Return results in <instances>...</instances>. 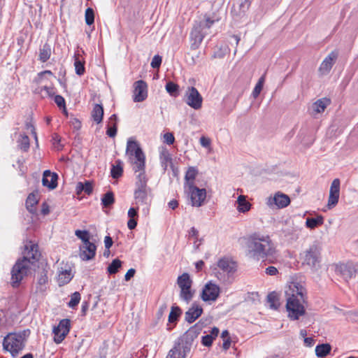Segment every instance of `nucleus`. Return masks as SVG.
Returning <instances> with one entry per match:
<instances>
[{
	"label": "nucleus",
	"mask_w": 358,
	"mask_h": 358,
	"mask_svg": "<svg viewBox=\"0 0 358 358\" xmlns=\"http://www.w3.org/2000/svg\"><path fill=\"white\" fill-rule=\"evenodd\" d=\"M286 309L288 317L296 320L305 314L303 303H306L307 290L302 279H295L285 287Z\"/></svg>",
	"instance_id": "f257e3e1"
},
{
	"label": "nucleus",
	"mask_w": 358,
	"mask_h": 358,
	"mask_svg": "<svg viewBox=\"0 0 358 358\" xmlns=\"http://www.w3.org/2000/svg\"><path fill=\"white\" fill-rule=\"evenodd\" d=\"M41 253L38 251V245L29 242L24 245L23 257L18 259L11 270L10 285L13 287H18L23 278L27 276L31 266L38 261Z\"/></svg>",
	"instance_id": "f03ea898"
},
{
	"label": "nucleus",
	"mask_w": 358,
	"mask_h": 358,
	"mask_svg": "<svg viewBox=\"0 0 358 358\" xmlns=\"http://www.w3.org/2000/svg\"><path fill=\"white\" fill-rule=\"evenodd\" d=\"M248 248L249 253L254 259H266L269 263H273L276 260V250L268 236L253 234L248 239Z\"/></svg>",
	"instance_id": "7ed1b4c3"
},
{
	"label": "nucleus",
	"mask_w": 358,
	"mask_h": 358,
	"mask_svg": "<svg viewBox=\"0 0 358 358\" xmlns=\"http://www.w3.org/2000/svg\"><path fill=\"white\" fill-rule=\"evenodd\" d=\"M219 19L213 13L212 16L206 14L203 20L195 22L190 33V41L192 50H196L200 46L204 37L208 34V30L213 24Z\"/></svg>",
	"instance_id": "20e7f679"
},
{
	"label": "nucleus",
	"mask_w": 358,
	"mask_h": 358,
	"mask_svg": "<svg viewBox=\"0 0 358 358\" xmlns=\"http://www.w3.org/2000/svg\"><path fill=\"white\" fill-rule=\"evenodd\" d=\"M29 334V329L8 333L2 342L3 350L9 352L13 357H16L24 348Z\"/></svg>",
	"instance_id": "39448f33"
},
{
	"label": "nucleus",
	"mask_w": 358,
	"mask_h": 358,
	"mask_svg": "<svg viewBox=\"0 0 358 358\" xmlns=\"http://www.w3.org/2000/svg\"><path fill=\"white\" fill-rule=\"evenodd\" d=\"M138 172L135 182L134 199L137 205H148L150 201L149 196L151 193V189L148 186V179L145 170Z\"/></svg>",
	"instance_id": "423d86ee"
},
{
	"label": "nucleus",
	"mask_w": 358,
	"mask_h": 358,
	"mask_svg": "<svg viewBox=\"0 0 358 358\" xmlns=\"http://www.w3.org/2000/svg\"><path fill=\"white\" fill-rule=\"evenodd\" d=\"M126 152L133 164V170L136 173L144 171L145 157L139 144L136 141L129 139Z\"/></svg>",
	"instance_id": "0eeeda50"
},
{
	"label": "nucleus",
	"mask_w": 358,
	"mask_h": 358,
	"mask_svg": "<svg viewBox=\"0 0 358 358\" xmlns=\"http://www.w3.org/2000/svg\"><path fill=\"white\" fill-rule=\"evenodd\" d=\"M205 326L204 322L199 320L185 332L182 336L178 338L176 342L180 343L182 348H185L186 352H190L194 341L201 334Z\"/></svg>",
	"instance_id": "6e6552de"
},
{
	"label": "nucleus",
	"mask_w": 358,
	"mask_h": 358,
	"mask_svg": "<svg viewBox=\"0 0 358 358\" xmlns=\"http://www.w3.org/2000/svg\"><path fill=\"white\" fill-rule=\"evenodd\" d=\"M357 270V264L351 261L339 262L335 265L336 274L342 278L346 282L355 278Z\"/></svg>",
	"instance_id": "1a4fd4ad"
},
{
	"label": "nucleus",
	"mask_w": 358,
	"mask_h": 358,
	"mask_svg": "<svg viewBox=\"0 0 358 358\" xmlns=\"http://www.w3.org/2000/svg\"><path fill=\"white\" fill-rule=\"evenodd\" d=\"M290 198L288 195L277 192L273 196L267 199L266 204L271 208L281 209L287 207L290 203Z\"/></svg>",
	"instance_id": "9d476101"
},
{
	"label": "nucleus",
	"mask_w": 358,
	"mask_h": 358,
	"mask_svg": "<svg viewBox=\"0 0 358 358\" xmlns=\"http://www.w3.org/2000/svg\"><path fill=\"white\" fill-rule=\"evenodd\" d=\"M70 328L71 321L69 319H63L57 327H54L52 332L55 335V343L57 344L61 343L69 334Z\"/></svg>",
	"instance_id": "9b49d317"
},
{
	"label": "nucleus",
	"mask_w": 358,
	"mask_h": 358,
	"mask_svg": "<svg viewBox=\"0 0 358 358\" xmlns=\"http://www.w3.org/2000/svg\"><path fill=\"white\" fill-rule=\"evenodd\" d=\"M189 194H190V199L192 205L193 206L200 207L201 206L206 198V190L204 188L197 187L194 183L191 182L189 184Z\"/></svg>",
	"instance_id": "f8f14e48"
},
{
	"label": "nucleus",
	"mask_w": 358,
	"mask_h": 358,
	"mask_svg": "<svg viewBox=\"0 0 358 358\" xmlns=\"http://www.w3.org/2000/svg\"><path fill=\"white\" fill-rule=\"evenodd\" d=\"M203 98L194 87H188L185 94V103L195 110L202 106Z\"/></svg>",
	"instance_id": "ddd939ff"
},
{
	"label": "nucleus",
	"mask_w": 358,
	"mask_h": 358,
	"mask_svg": "<svg viewBox=\"0 0 358 358\" xmlns=\"http://www.w3.org/2000/svg\"><path fill=\"white\" fill-rule=\"evenodd\" d=\"M220 287L211 281L207 282L203 287L201 298L203 301H215L220 296Z\"/></svg>",
	"instance_id": "4468645a"
},
{
	"label": "nucleus",
	"mask_w": 358,
	"mask_h": 358,
	"mask_svg": "<svg viewBox=\"0 0 358 358\" xmlns=\"http://www.w3.org/2000/svg\"><path fill=\"white\" fill-rule=\"evenodd\" d=\"M38 268L39 271L37 275L36 292L43 294L47 289L46 284L48 283V271L49 267L47 264L41 262L40 265L38 266Z\"/></svg>",
	"instance_id": "2eb2a0df"
},
{
	"label": "nucleus",
	"mask_w": 358,
	"mask_h": 358,
	"mask_svg": "<svg viewBox=\"0 0 358 358\" xmlns=\"http://www.w3.org/2000/svg\"><path fill=\"white\" fill-rule=\"evenodd\" d=\"M338 52L336 50L331 51L322 61L319 69L318 75L320 77L327 76L331 71L334 64L337 60Z\"/></svg>",
	"instance_id": "dca6fc26"
},
{
	"label": "nucleus",
	"mask_w": 358,
	"mask_h": 358,
	"mask_svg": "<svg viewBox=\"0 0 358 358\" xmlns=\"http://www.w3.org/2000/svg\"><path fill=\"white\" fill-rule=\"evenodd\" d=\"M341 182L338 178L334 179L330 186L329 195L327 202V208L331 209L334 208L339 200Z\"/></svg>",
	"instance_id": "f3484780"
},
{
	"label": "nucleus",
	"mask_w": 358,
	"mask_h": 358,
	"mask_svg": "<svg viewBox=\"0 0 358 358\" xmlns=\"http://www.w3.org/2000/svg\"><path fill=\"white\" fill-rule=\"evenodd\" d=\"M148 96V85L142 80L134 83V101L135 102L143 101Z\"/></svg>",
	"instance_id": "a211bd4d"
},
{
	"label": "nucleus",
	"mask_w": 358,
	"mask_h": 358,
	"mask_svg": "<svg viewBox=\"0 0 358 358\" xmlns=\"http://www.w3.org/2000/svg\"><path fill=\"white\" fill-rule=\"evenodd\" d=\"M96 246L92 242L83 243L80 247V257L82 260L89 261L95 257Z\"/></svg>",
	"instance_id": "6ab92c4d"
},
{
	"label": "nucleus",
	"mask_w": 358,
	"mask_h": 358,
	"mask_svg": "<svg viewBox=\"0 0 358 358\" xmlns=\"http://www.w3.org/2000/svg\"><path fill=\"white\" fill-rule=\"evenodd\" d=\"M203 311V310L201 306L196 303H193L192 306L185 313V321L189 324L193 323L201 315Z\"/></svg>",
	"instance_id": "aec40b11"
},
{
	"label": "nucleus",
	"mask_w": 358,
	"mask_h": 358,
	"mask_svg": "<svg viewBox=\"0 0 358 358\" xmlns=\"http://www.w3.org/2000/svg\"><path fill=\"white\" fill-rule=\"evenodd\" d=\"M58 175L52 173L50 170L43 172L42 184L44 187H48L50 189H54L57 186Z\"/></svg>",
	"instance_id": "412c9836"
},
{
	"label": "nucleus",
	"mask_w": 358,
	"mask_h": 358,
	"mask_svg": "<svg viewBox=\"0 0 358 358\" xmlns=\"http://www.w3.org/2000/svg\"><path fill=\"white\" fill-rule=\"evenodd\" d=\"M217 266L227 274H233L236 271V264L227 258H222L217 262Z\"/></svg>",
	"instance_id": "4be33fe9"
},
{
	"label": "nucleus",
	"mask_w": 358,
	"mask_h": 358,
	"mask_svg": "<svg viewBox=\"0 0 358 358\" xmlns=\"http://www.w3.org/2000/svg\"><path fill=\"white\" fill-rule=\"evenodd\" d=\"M300 260L303 267L310 270L313 268V250L312 248L304 251L300 255Z\"/></svg>",
	"instance_id": "5701e85b"
},
{
	"label": "nucleus",
	"mask_w": 358,
	"mask_h": 358,
	"mask_svg": "<svg viewBox=\"0 0 358 358\" xmlns=\"http://www.w3.org/2000/svg\"><path fill=\"white\" fill-rule=\"evenodd\" d=\"M189 352H186L180 343L175 342L174 346L169 350L166 358H186Z\"/></svg>",
	"instance_id": "b1692460"
},
{
	"label": "nucleus",
	"mask_w": 358,
	"mask_h": 358,
	"mask_svg": "<svg viewBox=\"0 0 358 358\" xmlns=\"http://www.w3.org/2000/svg\"><path fill=\"white\" fill-rule=\"evenodd\" d=\"M159 159H160V163L161 166L164 170V171H166L168 166L170 165L171 167H173V162H172V158L171 156L170 152L166 148H162L160 151L159 154Z\"/></svg>",
	"instance_id": "393cba45"
},
{
	"label": "nucleus",
	"mask_w": 358,
	"mask_h": 358,
	"mask_svg": "<svg viewBox=\"0 0 358 358\" xmlns=\"http://www.w3.org/2000/svg\"><path fill=\"white\" fill-rule=\"evenodd\" d=\"M117 116L113 114L109 118L107 124L106 134L111 138H114L117 134Z\"/></svg>",
	"instance_id": "a878e982"
},
{
	"label": "nucleus",
	"mask_w": 358,
	"mask_h": 358,
	"mask_svg": "<svg viewBox=\"0 0 358 358\" xmlns=\"http://www.w3.org/2000/svg\"><path fill=\"white\" fill-rule=\"evenodd\" d=\"M331 103V99L327 97L320 99L315 101V119L316 118V115L323 113Z\"/></svg>",
	"instance_id": "bb28decb"
},
{
	"label": "nucleus",
	"mask_w": 358,
	"mask_h": 358,
	"mask_svg": "<svg viewBox=\"0 0 358 358\" xmlns=\"http://www.w3.org/2000/svg\"><path fill=\"white\" fill-rule=\"evenodd\" d=\"M281 231L285 237H288L294 234L296 229L294 226V222L292 219H287L282 222Z\"/></svg>",
	"instance_id": "cd10ccee"
},
{
	"label": "nucleus",
	"mask_w": 358,
	"mask_h": 358,
	"mask_svg": "<svg viewBox=\"0 0 358 358\" xmlns=\"http://www.w3.org/2000/svg\"><path fill=\"white\" fill-rule=\"evenodd\" d=\"M331 346L329 343L318 344L315 348V354L318 357H324L330 354Z\"/></svg>",
	"instance_id": "c85d7f7f"
},
{
	"label": "nucleus",
	"mask_w": 358,
	"mask_h": 358,
	"mask_svg": "<svg viewBox=\"0 0 358 358\" xmlns=\"http://www.w3.org/2000/svg\"><path fill=\"white\" fill-rule=\"evenodd\" d=\"M103 116V108L102 105L96 103L92 111V117L94 122L99 124L102 122Z\"/></svg>",
	"instance_id": "c756f323"
},
{
	"label": "nucleus",
	"mask_w": 358,
	"mask_h": 358,
	"mask_svg": "<svg viewBox=\"0 0 358 358\" xmlns=\"http://www.w3.org/2000/svg\"><path fill=\"white\" fill-rule=\"evenodd\" d=\"M51 52L50 45L48 43H44L39 50V60L42 62H47L50 57Z\"/></svg>",
	"instance_id": "7c9ffc66"
},
{
	"label": "nucleus",
	"mask_w": 358,
	"mask_h": 358,
	"mask_svg": "<svg viewBox=\"0 0 358 358\" xmlns=\"http://www.w3.org/2000/svg\"><path fill=\"white\" fill-rule=\"evenodd\" d=\"M92 185L90 181H85V182H79L76 185V193L78 194L85 192L86 194L90 195L92 194Z\"/></svg>",
	"instance_id": "2f4dec72"
},
{
	"label": "nucleus",
	"mask_w": 358,
	"mask_h": 358,
	"mask_svg": "<svg viewBox=\"0 0 358 358\" xmlns=\"http://www.w3.org/2000/svg\"><path fill=\"white\" fill-rule=\"evenodd\" d=\"M237 203V210L241 213H246L251 208V204L246 200V196L244 195L238 196Z\"/></svg>",
	"instance_id": "473e14b6"
},
{
	"label": "nucleus",
	"mask_w": 358,
	"mask_h": 358,
	"mask_svg": "<svg viewBox=\"0 0 358 358\" xmlns=\"http://www.w3.org/2000/svg\"><path fill=\"white\" fill-rule=\"evenodd\" d=\"M72 278L73 275L71 270L62 271L58 275V285L59 286H63L69 283L71 280Z\"/></svg>",
	"instance_id": "72a5a7b5"
},
{
	"label": "nucleus",
	"mask_w": 358,
	"mask_h": 358,
	"mask_svg": "<svg viewBox=\"0 0 358 358\" xmlns=\"http://www.w3.org/2000/svg\"><path fill=\"white\" fill-rule=\"evenodd\" d=\"M38 194V191L36 189L30 193L27 198L26 206L29 212H32V208H34L38 202V199H37Z\"/></svg>",
	"instance_id": "f704fd0d"
},
{
	"label": "nucleus",
	"mask_w": 358,
	"mask_h": 358,
	"mask_svg": "<svg viewBox=\"0 0 358 358\" xmlns=\"http://www.w3.org/2000/svg\"><path fill=\"white\" fill-rule=\"evenodd\" d=\"M278 294L275 292L269 293L267 296V302L271 309L277 310L280 306Z\"/></svg>",
	"instance_id": "c9c22d12"
},
{
	"label": "nucleus",
	"mask_w": 358,
	"mask_h": 358,
	"mask_svg": "<svg viewBox=\"0 0 358 358\" xmlns=\"http://www.w3.org/2000/svg\"><path fill=\"white\" fill-rule=\"evenodd\" d=\"M177 284L180 288L185 287H188L192 285V280L187 273H183L181 275L178 277Z\"/></svg>",
	"instance_id": "e433bc0d"
},
{
	"label": "nucleus",
	"mask_w": 358,
	"mask_h": 358,
	"mask_svg": "<svg viewBox=\"0 0 358 358\" xmlns=\"http://www.w3.org/2000/svg\"><path fill=\"white\" fill-rule=\"evenodd\" d=\"M194 292L192 290V286L188 287H181L180 292V298L187 303H189L194 296Z\"/></svg>",
	"instance_id": "4c0bfd02"
},
{
	"label": "nucleus",
	"mask_w": 358,
	"mask_h": 358,
	"mask_svg": "<svg viewBox=\"0 0 358 358\" xmlns=\"http://www.w3.org/2000/svg\"><path fill=\"white\" fill-rule=\"evenodd\" d=\"M17 146L23 152H27L30 147L29 138L26 134H20L17 140Z\"/></svg>",
	"instance_id": "58836bf2"
},
{
	"label": "nucleus",
	"mask_w": 358,
	"mask_h": 358,
	"mask_svg": "<svg viewBox=\"0 0 358 358\" xmlns=\"http://www.w3.org/2000/svg\"><path fill=\"white\" fill-rule=\"evenodd\" d=\"M123 173V169L122 166V162L120 160H117L115 162V164L112 165V168L110 170V174L112 178H118L122 176Z\"/></svg>",
	"instance_id": "ea45409f"
},
{
	"label": "nucleus",
	"mask_w": 358,
	"mask_h": 358,
	"mask_svg": "<svg viewBox=\"0 0 358 358\" xmlns=\"http://www.w3.org/2000/svg\"><path fill=\"white\" fill-rule=\"evenodd\" d=\"M198 173V170L196 168L191 166L188 169L187 171L185 176V180H186V185H187L188 188H189V184L191 182H194V180Z\"/></svg>",
	"instance_id": "a19ab883"
},
{
	"label": "nucleus",
	"mask_w": 358,
	"mask_h": 358,
	"mask_svg": "<svg viewBox=\"0 0 358 358\" xmlns=\"http://www.w3.org/2000/svg\"><path fill=\"white\" fill-rule=\"evenodd\" d=\"M181 313H182V310L180 307L172 306L171 312L169 315V322L176 324Z\"/></svg>",
	"instance_id": "79ce46f5"
},
{
	"label": "nucleus",
	"mask_w": 358,
	"mask_h": 358,
	"mask_svg": "<svg viewBox=\"0 0 358 358\" xmlns=\"http://www.w3.org/2000/svg\"><path fill=\"white\" fill-rule=\"evenodd\" d=\"M74 57V66L76 73L80 76H83L85 72V62L80 60L76 55H75Z\"/></svg>",
	"instance_id": "37998d69"
},
{
	"label": "nucleus",
	"mask_w": 358,
	"mask_h": 358,
	"mask_svg": "<svg viewBox=\"0 0 358 358\" xmlns=\"http://www.w3.org/2000/svg\"><path fill=\"white\" fill-rule=\"evenodd\" d=\"M122 266V262L119 259H115L108 265L107 271L109 274L113 275L118 272L119 269Z\"/></svg>",
	"instance_id": "c03bdc74"
},
{
	"label": "nucleus",
	"mask_w": 358,
	"mask_h": 358,
	"mask_svg": "<svg viewBox=\"0 0 358 358\" xmlns=\"http://www.w3.org/2000/svg\"><path fill=\"white\" fill-rule=\"evenodd\" d=\"M166 92L172 96H177L179 94V86L173 82L169 81L166 85Z\"/></svg>",
	"instance_id": "a18cd8bd"
},
{
	"label": "nucleus",
	"mask_w": 358,
	"mask_h": 358,
	"mask_svg": "<svg viewBox=\"0 0 358 358\" xmlns=\"http://www.w3.org/2000/svg\"><path fill=\"white\" fill-rule=\"evenodd\" d=\"M35 92L37 93H41L43 97H44L45 96H52L55 94V90L54 87L47 86L39 87L36 89Z\"/></svg>",
	"instance_id": "49530a36"
},
{
	"label": "nucleus",
	"mask_w": 358,
	"mask_h": 358,
	"mask_svg": "<svg viewBox=\"0 0 358 358\" xmlns=\"http://www.w3.org/2000/svg\"><path fill=\"white\" fill-rule=\"evenodd\" d=\"M264 81H265V76L263 75L258 80V82L257 83L252 92V95L253 96V97L255 99H256L259 95V94L261 93L262 90V88H263V85H264Z\"/></svg>",
	"instance_id": "de8ad7c7"
},
{
	"label": "nucleus",
	"mask_w": 358,
	"mask_h": 358,
	"mask_svg": "<svg viewBox=\"0 0 358 358\" xmlns=\"http://www.w3.org/2000/svg\"><path fill=\"white\" fill-rule=\"evenodd\" d=\"M102 204L104 207H108L115 202L114 194L112 192H108L103 194L101 199Z\"/></svg>",
	"instance_id": "09e8293b"
},
{
	"label": "nucleus",
	"mask_w": 358,
	"mask_h": 358,
	"mask_svg": "<svg viewBox=\"0 0 358 358\" xmlns=\"http://www.w3.org/2000/svg\"><path fill=\"white\" fill-rule=\"evenodd\" d=\"M75 235L82 241L83 243H86L90 241V235L89 231L87 230L78 229L75 231Z\"/></svg>",
	"instance_id": "8fccbe9b"
},
{
	"label": "nucleus",
	"mask_w": 358,
	"mask_h": 358,
	"mask_svg": "<svg viewBox=\"0 0 358 358\" xmlns=\"http://www.w3.org/2000/svg\"><path fill=\"white\" fill-rule=\"evenodd\" d=\"M85 22L90 26L94 22V11L92 8H87L85 13Z\"/></svg>",
	"instance_id": "3c124183"
},
{
	"label": "nucleus",
	"mask_w": 358,
	"mask_h": 358,
	"mask_svg": "<svg viewBox=\"0 0 358 358\" xmlns=\"http://www.w3.org/2000/svg\"><path fill=\"white\" fill-rule=\"evenodd\" d=\"M80 294L78 292H75L71 294V300L68 303V305L71 308H75L80 301Z\"/></svg>",
	"instance_id": "603ef678"
},
{
	"label": "nucleus",
	"mask_w": 358,
	"mask_h": 358,
	"mask_svg": "<svg viewBox=\"0 0 358 358\" xmlns=\"http://www.w3.org/2000/svg\"><path fill=\"white\" fill-rule=\"evenodd\" d=\"M54 101L56 103V104L57 105V106L60 108H62L64 109V113L65 114H67L66 109V102H65V99H64V97L60 95H55L54 97Z\"/></svg>",
	"instance_id": "864d4df0"
},
{
	"label": "nucleus",
	"mask_w": 358,
	"mask_h": 358,
	"mask_svg": "<svg viewBox=\"0 0 358 358\" xmlns=\"http://www.w3.org/2000/svg\"><path fill=\"white\" fill-rule=\"evenodd\" d=\"M162 57L159 55H156L153 57L150 65L153 69H159L162 64Z\"/></svg>",
	"instance_id": "5fc2aeb1"
},
{
	"label": "nucleus",
	"mask_w": 358,
	"mask_h": 358,
	"mask_svg": "<svg viewBox=\"0 0 358 358\" xmlns=\"http://www.w3.org/2000/svg\"><path fill=\"white\" fill-rule=\"evenodd\" d=\"M213 340V336H210L209 334H208L202 336L201 343L203 346L210 347L212 345Z\"/></svg>",
	"instance_id": "6e6d98bb"
},
{
	"label": "nucleus",
	"mask_w": 358,
	"mask_h": 358,
	"mask_svg": "<svg viewBox=\"0 0 358 358\" xmlns=\"http://www.w3.org/2000/svg\"><path fill=\"white\" fill-rule=\"evenodd\" d=\"M164 143L172 145L175 141V137L172 133L168 132L164 135Z\"/></svg>",
	"instance_id": "4d7b16f0"
},
{
	"label": "nucleus",
	"mask_w": 358,
	"mask_h": 358,
	"mask_svg": "<svg viewBox=\"0 0 358 358\" xmlns=\"http://www.w3.org/2000/svg\"><path fill=\"white\" fill-rule=\"evenodd\" d=\"M226 55V49H222V48H219L217 50L215 51L213 57V58H223Z\"/></svg>",
	"instance_id": "13d9d810"
},
{
	"label": "nucleus",
	"mask_w": 358,
	"mask_h": 358,
	"mask_svg": "<svg viewBox=\"0 0 358 358\" xmlns=\"http://www.w3.org/2000/svg\"><path fill=\"white\" fill-rule=\"evenodd\" d=\"M167 308H168V306H167L166 303H164L162 305H160V306L158 309V311L157 313V316L158 319H160L163 316L164 313L166 311Z\"/></svg>",
	"instance_id": "bf43d9fd"
},
{
	"label": "nucleus",
	"mask_w": 358,
	"mask_h": 358,
	"mask_svg": "<svg viewBox=\"0 0 358 358\" xmlns=\"http://www.w3.org/2000/svg\"><path fill=\"white\" fill-rule=\"evenodd\" d=\"M70 123L73 126V128L76 130H78L81 127V122L77 118H71L70 120Z\"/></svg>",
	"instance_id": "052dcab7"
},
{
	"label": "nucleus",
	"mask_w": 358,
	"mask_h": 358,
	"mask_svg": "<svg viewBox=\"0 0 358 358\" xmlns=\"http://www.w3.org/2000/svg\"><path fill=\"white\" fill-rule=\"evenodd\" d=\"M128 216L130 219L138 217V208H130L128 210Z\"/></svg>",
	"instance_id": "680f3d73"
},
{
	"label": "nucleus",
	"mask_w": 358,
	"mask_h": 358,
	"mask_svg": "<svg viewBox=\"0 0 358 358\" xmlns=\"http://www.w3.org/2000/svg\"><path fill=\"white\" fill-rule=\"evenodd\" d=\"M104 244L106 249H110L113 244V241L110 236H106L104 238Z\"/></svg>",
	"instance_id": "e2e57ef3"
},
{
	"label": "nucleus",
	"mask_w": 358,
	"mask_h": 358,
	"mask_svg": "<svg viewBox=\"0 0 358 358\" xmlns=\"http://www.w3.org/2000/svg\"><path fill=\"white\" fill-rule=\"evenodd\" d=\"M278 273V269L274 266H268L266 268V273L269 275H275Z\"/></svg>",
	"instance_id": "0e129e2a"
},
{
	"label": "nucleus",
	"mask_w": 358,
	"mask_h": 358,
	"mask_svg": "<svg viewBox=\"0 0 358 358\" xmlns=\"http://www.w3.org/2000/svg\"><path fill=\"white\" fill-rule=\"evenodd\" d=\"M136 270L134 268L129 269L124 275L125 280L129 281L131 278L134 276Z\"/></svg>",
	"instance_id": "69168bd1"
},
{
	"label": "nucleus",
	"mask_w": 358,
	"mask_h": 358,
	"mask_svg": "<svg viewBox=\"0 0 358 358\" xmlns=\"http://www.w3.org/2000/svg\"><path fill=\"white\" fill-rule=\"evenodd\" d=\"M189 237H193L195 239H196V241H199V238H198L199 231H198V230L195 227H192L189 229Z\"/></svg>",
	"instance_id": "338daca9"
},
{
	"label": "nucleus",
	"mask_w": 358,
	"mask_h": 358,
	"mask_svg": "<svg viewBox=\"0 0 358 358\" xmlns=\"http://www.w3.org/2000/svg\"><path fill=\"white\" fill-rule=\"evenodd\" d=\"M200 143L204 148H208L210 145V140L208 138L202 136L200 138Z\"/></svg>",
	"instance_id": "774afa93"
}]
</instances>
